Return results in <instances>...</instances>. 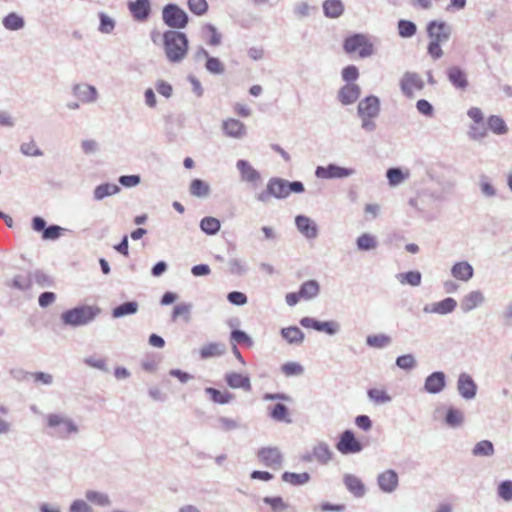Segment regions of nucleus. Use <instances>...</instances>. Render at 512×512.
<instances>
[{
	"label": "nucleus",
	"instance_id": "obj_1",
	"mask_svg": "<svg viewBox=\"0 0 512 512\" xmlns=\"http://www.w3.org/2000/svg\"><path fill=\"white\" fill-rule=\"evenodd\" d=\"M47 434L58 440H68L76 436L79 426L72 417L63 412H53L45 416Z\"/></svg>",
	"mask_w": 512,
	"mask_h": 512
},
{
	"label": "nucleus",
	"instance_id": "obj_2",
	"mask_svg": "<svg viewBox=\"0 0 512 512\" xmlns=\"http://www.w3.org/2000/svg\"><path fill=\"white\" fill-rule=\"evenodd\" d=\"M304 190V185L300 181L289 182L282 178L273 177L268 181L266 190L256 195V199L259 202L267 203L271 197L284 199L287 198L291 192L302 193Z\"/></svg>",
	"mask_w": 512,
	"mask_h": 512
},
{
	"label": "nucleus",
	"instance_id": "obj_3",
	"mask_svg": "<svg viewBox=\"0 0 512 512\" xmlns=\"http://www.w3.org/2000/svg\"><path fill=\"white\" fill-rule=\"evenodd\" d=\"M164 52L170 63H180L188 52L189 41L185 33L177 30H168L163 36Z\"/></svg>",
	"mask_w": 512,
	"mask_h": 512
},
{
	"label": "nucleus",
	"instance_id": "obj_4",
	"mask_svg": "<svg viewBox=\"0 0 512 512\" xmlns=\"http://www.w3.org/2000/svg\"><path fill=\"white\" fill-rule=\"evenodd\" d=\"M381 111L380 99L375 95H369L361 99L357 105V116L361 121V129L366 133L376 130V119Z\"/></svg>",
	"mask_w": 512,
	"mask_h": 512
},
{
	"label": "nucleus",
	"instance_id": "obj_5",
	"mask_svg": "<svg viewBox=\"0 0 512 512\" xmlns=\"http://www.w3.org/2000/svg\"><path fill=\"white\" fill-rule=\"evenodd\" d=\"M99 313L97 307L82 305L63 312L61 320L67 326L79 327L92 322Z\"/></svg>",
	"mask_w": 512,
	"mask_h": 512
},
{
	"label": "nucleus",
	"instance_id": "obj_6",
	"mask_svg": "<svg viewBox=\"0 0 512 512\" xmlns=\"http://www.w3.org/2000/svg\"><path fill=\"white\" fill-rule=\"evenodd\" d=\"M343 49L346 53L358 52L360 58H368L374 55L375 48L368 35L355 33L344 40Z\"/></svg>",
	"mask_w": 512,
	"mask_h": 512
},
{
	"label": "nucleus",
	"instance_id": "obj_7",
	"mask_svg": "<svg viewBox=\"0 0 512 512\" xmlns=\"http://www.w3.org/2000/svg\"><path fill=\"white\" fill-rule=\"evenodd\" d=\"M164 23L172 29H182L188 24V14L176 4H167L162 10Z\"/></svg>",
	"mask_w": 512,
	"mask_h": 512
},
{
	"label": "nucleus",
	"instance_id": "obj_8",
	"mask_svg": "<svg viewBox=\"0 0 512 512\" xmlns=\"http://www.w3.org/2000/svg\"><path fill=\"white\" fill-rule=\"evenodd\" d=\"M258 460L266 467L278 470L283 466V455L278 447H263L257 452Z\"/></svg>",
	"mask_w": 512,
	"mask_h": 512
},
{
	"label": "nucleus",
	"instance_id": "obj_9",
	"mask_svg": "<svg viewBox=\"0 0 512 512\" xmlns=\"http://www.w3.org/2000/svg\"><path fill=\"white\" fill-rule=\"evenodd\" d=\"M399 84L401 92L408 98H413L415 92L421 91L425 85L422 77L415 72L404 73Z\"/></svg>",
	"mask_w": 512,
	"mask_h": 512
},
{
	"label": "nucleus",
	"instance_id": "obj_10",
	"mask_svg": "<svg viewBox=\"0 0 512 512\" xmlns=\"http://www.w3.org/2000/svg\"><path fill=\"white\" fill-rule=\"evenodd\" d=\"M356 173L353 168L341 167L336 164H329L327 166H318L315 170L317 178L321 179H343L350 177Z\"/></svg>",
	"mask_w": 512,
	"mask_h": 512
},
{
	"label": "nucleus",
	"instance_id": "obj_11",
	"mask_svg": "<svg viewBox=\"0 0 512 512\" xmlns=\"http://www.w3.org/2000/svg\"><path fill=\"white\" fill-rule=\"evenodd\" d=\"M427 34L431 41L447 42L452 33V27L442 20H433L427 24Z\"/></svg>",
	"mask_w": 512,
	"mask_h": 512
},
{
	"label": "nucleus",
	"instance_id": "obj_12",
	"mask_svg": "<svg viewBox=\"0 0 512 512\" xmlns=\"http://www.w3.org/2000/svg\"><path fill=\"white\" fill-rule=\"evenodd\" d=\"M456 387L459 395L466 401L473 400L477 395V384L472 376L466 372L459 374Z\"/></svg>",
	"mask_w": 512,
	"mask_h": 512
},
{
	"label": "nucleus",
	"instance_id": "obj_13",
	"mask_svg": "<svg viewBox=\"0 0 512 512\" xmlns=\"http://www.w3.org/2000/svg\"><path fill=\"white\" fill-rule=\"evenodd\" d=\"M337 450L344 454H356L363 450V445L355 438L351 430H345L336 444Z\"/></svg>",
	"mask_w": 512,
	"mask_h": 512
},
{
	"label": "nucleus",
	"instance_id": "obj_14",
	"mask_svg": "<svg viewBox=\"0 0 512 512\" xmlns=\"http://www.w3.org/2000/svg\"><path fill=\"white\" fill-rule=\"evenodd\" d=\"M72 94L83 104L95 103L99 97L97 88L88 83L73 85Z\"/></svg>",
	"mask_w": 512,
	"mask_h": 512
},
{
	"label": "nucleus",
	"instance_id": "obj_15",
	"mask_svg": "<svg viewBox=\"0 0 512 512\" xmlns=\"http://www.w3.org/2000/svg\"><path fill=\"white\" fill-rule=\"evenodd\" d=\"M485 300V295L481 290L469 291L461 298L460 309L465 314L469 313L482 306L485 303Z\"/></svg>",
	"mask_w": 512,
	"mask_h": 512
},
{
	"label": "nucleus",
	"instance_id": "obj_16",
	"mask_svg": "<svg viewBox=\"0 0 512 512\" xmlns=\"http://www.w3.org/2000/svg\"><path fill=\"white\" fill-rule=\"evenodd\" d=\"M446 387V375L442 371H435L425 378L423 389L429 394H439Z\"/></svg>",
	"mask_w": 512,
	"mask_h": 512
},
{
	"label": "nucleus",
	"instance_id": "obj_17",
	"mask_svg": "<svg viewBox=\"0 0 512 512\" xmlns=\"http://www.w3.org/2000/svg\"><path fill=\"white\" fill-rule=\"evenodd\" d=\"M361 95V88L356 83H346L343 85L337 94L338 101L344 105L354 104Z\"/></svg>",
	"mask_w": 512,
	"mask_h": 512
},
{
	"label": "nucleus",
	"instance_id": "obj_18",
	"mask_svg": "<svg viewBox=\"0 0 512 512\" xmlns=\"http://www.w3.org/2000/svg\"><path fill=\"white\" fill-rule=\"evenodd\" d=\"M456 307L457 301L454 298L447 297L441 301L425 305L423 308V312L430 314L447 315L454 312Z\"/></svg>",
	"mask_w": 512,
	"mask_h": 512
},
{
	"label": "nucleus",
	"instance_id": "obj_19",
	"mask_svg": "<svg viewBox=\"0 0 512 512\" xmlns=\"http://www.w3.org/2000/svg\"><path fill=\"white\" fill-rule=\"evenodd\" d=\"M297 230L308 240L317 238L319 230L317 224L308 216L298 215L295 218Z\"/></svg>",
	"mask_w": 512,
	"mask_h": 512
},
{
	"label": "nucleus",
	"instance_id": "obj_20",
	"mask_svg": "<svg viewBox=\"0 0 512 512\" xmlns=\"http://www.w3.org/2000/svg\"><path fill=\"white\" fill-rule=\"evenodd\" d=\"M343 484L348 492L355 498H363L367 489L363 481L356 475L346 473L343 475Z\"/></svg>",
	"mask_w": 512,
	"mask_h": 512
},
{
	"label": "nucleus",
	"instance_id": "obj_21",
	"mask_svg": "<svg viewBox=\"0 0 512 512\" xmlns=\"http://www.w3.org/2000/svg\"><path fill=\"white\" fill-rule=\"evenodd\" d=\"M377 484L384 493L394 492L399 485L398 474L395 470L388 469L377 476Z\"/></svg>",
	"mask_w": 512,
	"mask_h": 512
},
{
	"label": "nucleus",
	"instance_id": "obj_22",
	"mask_svg": "<svg viewBox=\"0 0 512 512\" xmlns=\"http://www.w3.org/2000/svg\"><path fill=\"white\" fill-rule=\"evenodd\" d=\"M451 85L458 90L465 91L469 86L468 76L465 70L459 66H451L446 71Z\"/></svg>",
	"mask_w": 512,
	"mask_h": 512
},
{
	"label": "nucleus",
	"instance_id": "obj_23",
	"mask_svg": "<svg viewBox=\"0 0 512 512\" xmlns=\"http://www.w3.org/2000/svg\"><path fill=\"white\" fill-rule=\"evenodd\" d=\"M223 133L230 138L241 139L247 131L243 122L235 118H228L222 122Z\"/></svg>",
	"mask_w": 512,
	"mask_h": 512
},
{
	"label": "nucleus",
	"instance_id": "obj_24",
	"mask_svg": "<svg viewBox=\"0 0 512 512\" xmlns=\"http://www.w3.org/2000/svg\"><path fill=\"white\" fill-rule=\"evenodd\" d=\"M240 178L244 182L256 185L261 180L260 173L246 160L240 159L236 163Z\"/></svg>",
	"mask_w": 512,
	"mask_h": 512
},
{
	"label": "nucleus",
	"instance_id": "obj_25",
	"mask_svg": "<svg viewBox=\"0 0 512 512\" xmlns=\"http://www.w3.org/2000/svg\"><path fill=\"white\" fill-rule=\"evenodd\" d=\"M128 9L134 20L144 22L148 19L151 12L149 0H135L128 3Z\"/></svg>",
	"mask_w": 512,
	"mask_h": 512
},
{
	"label": "nucleus",
	"instance_id": "obj_26",
	"mask_svg": "<svg viewBox=\"0 0 512 512\" xmlns=\"http://www.w3.org/2000/svg\"><path fill=\"white\" fill-rule=\"evenodd\" d=\"M332 458V451L327 443L320 442L313 447L312 452L303 456V460L311 462L317 460L321 464H327Z\"/></svg>",
	"mask_w": 512,
	"mask_h": 512
},
{
	"label": "nucleus",
	"instance_id": "obj_27",
	"mask_svg": "<svg viewBox=\"0 0 512 512\" xmlns=\"http://www.w3.org/2000/svg\"><path fill=\"white\" fill-rule=\"evenodd\" d=\"M450 272L454 279L462 282H468L474 276V268L467 261L455 262L452 265Z\"/></svg>",
	"mask_w": 512,
	"mask_h": 512
},
{
	"label": "nucleus",
	"instance_id": "obj_28",
	"mask_svg": "<svg viewBox=\"0 0 512 512\" xmlns=\"http://www.w3.org/2000/svg\"><path fill=\"white\" fill-rule=\"evenodd\" d=\"M227 385L233 389H243L244 391H251L252 386L250 378L240 373L229 372L225 375Z\"/></svg>",
	"mask_w": 512,
	"mask_h": 512
},
{
	"label": "nucleus",
	"instance_id": "obj_29",
	"mask_svg": "<svg viewBox=\"0 0 512 512\" xmlns=\"http://www.w3.org/2000/svg\"><path fill=\"white\" fill-rule=\"evenodd\" d=\"M281 337L289 345L299 346L304 342L305 335L297 326L284 327L280 330Z\"/></svg>",
	"mask_w": 512,
	"mask_h": 512
},
{
	"label": "nucleus",
	"instance_id": "obj_30",
	"mask_svg": "<svg viewBox=\"0 0 512 512\" xmlns=\"http://www.w3.org/2000/svg\"><path fill=\"white\" fill-rule=\"evenodd\" d=\"M85 498L87 502L96 505L98 507H109L112 504V501L109 495L105 492L97 491V490H86Z\"/></svg>",
	"mask_w": 512,
	"mask_h": 512
},
{
	"label": "nucleus",
	"instance_id": "obj_31",
	"mask_svg": "<svg viewBox=\"0 0 512 512\" xmlns=\"http://www.w3.org/2000/svg\"><path fill=\"white\" fill-rule=\"evenodd\" d=\"M445 423L453 429L462 427L465 423L464 412L459 408L449 407L446 412Z\"/></svg>",
	"mask_w": 512,
	"mask_h": 512
},
{
	"label": "nucleus",
	"instance_id": "obj_32",
	"mask_svg": "<svg viewBox=\"0 0 512 512\" xmlns=\"http://www.w3.org/2000/svg\"><path fill=\"white\" fill-rule=\"evenodd\" d=\"M226 347L222 343L212 342L201 347L199 353L201 359H209L221 356L225 353Z\"/></svg>",
	"mask_w": 512,
	"mask_h": 512
},
{
	"label": "nucleus",
	"instance_id": "obj_33",
	"mask_svg": "<svg viewBox=\"0 0 512 512\" xmlns=\"http://www.w3.org/2000/svg\"><path fill=\"white\" fill-rule=\"evenodd\" d=\"M299 293L303 300H312L319 295L320 285L316 280L305 281L301 284Z\"/></svg>",
	"mask_w": 512,
	"mask_h": 512
},
{
	"label": "nucleus",
	"instance_id": "obj_34",
	"mask_svg": "<svg viewBox=\"0 0 512 512\" xmlns=\"http://www.w3.org/2000/svg\"><path fill=\"white\" fill-rule=\"evenodd\" d=\"M268 415L277 422L291 423L286 405L277 403L268 407Z\"/></svg>",
	"mask_w": 512,
	"mask_h": 512
},
{
	"label": "nucleus",
	"instance_id": "obj_35",
	"mask_svg": "<svg viewBox=\"0 0 512 512\" xmlns=\"http://www.w3.org/2000/svg\"><path fill=\"white\" fill-rule=\"evenodd\" d=\"M120 192V187L112 183H104L95 187L93 197L97 201H101L108 196L115 195Z\"/></svg>",
	"mask_w": 512,
	"mask_h": 512
},
{
	"label": "nucleus",
	"instance_id": "obj_36",
	"mask_svg": "<svg viewBox=\"0 0 512 512\" xmlns=\"http://www.w3.org/2000/svg\"><path fill=\"white\" fill-rule=\"evenodd\" d=\"M323 12L328 18H338L344 12V5L341 0H325L323 3Z\"/></svg>",
	"mask_w": 512,
	"mask_h": 512
},
{
	"label": "nucleus",
	"instance_id": "obj_37",
	"mask_svg": "<svg viewBox=\"0 0 512 512\" xmlns=\"http://www.w3.org/2000/svg\"><path fill=\"white\" fill-rule=\"evenodd\" d=\"M2 24L9 31H18L24 28L25 20L15 12H11L2 19Z\"/></svg>",
	"mask_w": 512,
	"mask_h": 512
},
{
	"label": "nucleus",
	"instance_id": "obj_38",
	"mask_svg": "<svg viewBox=\"0 0 512 512\" xmlns=\"http://www.w3.org/2000/svg\"><path fill=\"white\" fill-rule=\"evenodd\" d=\"M487 126L496 135H505L509 128L504 119L499 115H491L487 119Z\"/></svg>",
	"mask_w": 512,
	"mask_h": 512
},
{
	"label": "nucleus",
	"instance_id": "obj_39",
	"mask_svg": "<svg viewBox=\"0 0 512 512\" xmlns=\"http://www.w3.org/2000/svg\"><path fill=\"white\" fill-rule=\"evenodd\" d=\"M19 151L25 157H42L44 155L43 150H41L33 138L22 142L19 146Z\"/></svg>",
	"mask_w": 512,
	"mask_h": 512
},
{
	"label": "nucleus",
	"instance_id": "obj_40",
	"mask_svg": "<svg viewBox=\"0 0 512 512\" xmlns=\"http://www.w3.org/2000/svg\"><path fill=\"white\" fill-rule=\"evenodd\" d=\"M396 279L402 285H410L412 287H418L421 284L422 275L419 271L413 270L404 273H398Z\"/></svg>",
	"mask_w": 512,
	"mask_h": 512
},
{
	"label": "nucleus",
	"instance_id": "obj_41",
	"mask_svg": "<svg viewBox=\"0 0 512 512\" xmlns=\"http://www.w3.org/2000/svg\"><path fill=\"white\" fill-rule=\"evenodd\" d=\"M494 453L495 448L490 440H481L472 449V455L475 457H491Z\"/></svg>",
	"mask_w": 512,
	"mask_h": 512
},
{
	"label": "nucleus",
	"instance_id": "obj_42",
	"mask_svg": "<svg viewBox=\"0 0 512 512\" xmlns=\"http://www.w3.org/2000/svg\"><path fill=\"white\" fill-rule=\"evenodd\" d=\"M189 192L192 196L205 198L210 194V186L201 179H194L190 184Z\"/></svg>",
	"mask_w": 512,
	"mask_h": 512
},
{
	"label": "nucleus",
	"instance_id": "obj_43",
	"mask_svg": "<svg viewBox=\"0 0 512 512\" xmlns=\"http://www.w3.org/2000/svg\"><path fill=\"white\" fill-rule=\"evenodd\" d=\"M139 305L136 301L125 302L112 310V316L114 318H121L127 315H133L137 313Z\"/></svg>",
	"mask_w": 512,
	"mask_h": 512
},
{
	"label": "nucleus",
	"instance_id": "obj_44",
	"mask_svg": "<svg viewBox=\"0 0 512 512\" xmlns=\"http://www.w3.org/2000/svg\"><path fill=\"white\" fill-rule=\"evenodd\" d=\"M221 228L220 221L211 216H207L201 219L200 229L207 235H215Z\"/></svg>",
	"mask_w": 512,
	"mask_h": 512
},
{
	"label": "nucleus",
	"instance_id": "obj_45",
	"mask_svg": "<svg viewBox=\"0 0 512 512\" xmlns=\"http://www.w3.org/2000/svg\"><path fill=\"white\" fill-rule=\"evenodd\" d=\"M205 392L210 395L211 400L218 404H227L234 399V395L229 391H219L215 388L208 387Z\"/></svg>",
	"mask_w": 512,
	"mask_h": 512
},
{
	"label": "nucleus",
	"instance_id": "obj_46",
	"mask_svg": "<svg viewBox=\"0 0 512 512\" xmlns=\"http://www.w3.org/2000/svg\"><path fill=\"white\" fill-rule=\"evenodd\" d=\"M282 480L291 485H303L310 480V475L307 472L303 473H293V472H284L282 474Z\"/></svg>",
	"mask_w": 512,
	"mask_h": 512
},
{
	"label": "nucleus",
	"instance_id": "obj_47",
	"mask_svg": "<svg viewBox=\"0 0 512 512\" xmlns=\"http://www.w3.org/2000/svg\"><path fill=\"white\" fill-rule=\"evenodd\" d=\"M398 34L402 38H411L417 32V26L414 22L409 20H399L397 23Z\"/></svg>",
	"mask_w": 512,
	"mask_h": 512
},
{
	"label": "nucleus",
	"instance_id": "obj_48",
	"mask_svg": "<svg viewBox=\"0 0 512 512\" xmlns=\"http://www.w3.org/2000/svg\"><path fill=\"white\" fill-rule=\"evenodd\" d=\"M392 340L391 337L385 334H375V335H369L366 338V343L368 346L373 348H385L391 344Z\"/></svg>",
	"mask_w": 512,
	"mask_h": 512
},
{
	"label": "nucleus",
	"instance_id": "obj_49",
	"mask_svg": "<svg viewBox=\"0 0 512 512\" xmlns=\"http://www.w3.org/2000/svg\"><path fill=\"white\" fill-rule=\"evenodd\" d=\"M356 245L360 251H369L377 247V240L375 236L364 233L357 238Z\"/></svg>",
	"mask_w": 512,
	"mask_h": 512
},
{
	"label": "nucleus",
	"instance_id": "obj_50",
	"mask_svg": "<svg viewBox=\"0 0 512 512\" xmlns=\"http://www.w3.org/2000/svg\"><path fill=\"white\" fill-rule=\"evenodd\" d=\"M368 398L375 404L389 403L392 398L383 389L372 388L367 392Z\"/></svg>",
	"mask_w": 512,
	"mask_h": 512
},
{
	"label": "nucleus",
	"instance_id": "obj_51",
	"mask_svg": "<svg viewBox=\"0 0 512 512\" xmlns=\"http://www.w3.org/2000/svg\"><path fill=\"white\" fill-rule=\"evenodd\" d=\"M100 24L98 27L99 32L103 34H111L115 29V21L113 18L105 14L104 12L99 13Z\"/></svg>",
	"mask_w": 512,
	"mask_h": 512
},
{
	"label": "nucleus",
	"instance_id": "obj_52",
	"mask_svg": "<svg viewBox=\"0 0 512 512\" xmlns=\"http://www.w3.org/2000/svg\"><path fill=\"white\" fill-rule=\"evenodd\" d=\"M341 330V325L336 320L320 321L318 331L323 332L329 336L338 334Z\"/></svg>",
	"mask_w": 512,
	"mask_h": 512
},
{
	"label": "nucleus",
	"instance_id": "obj_53",
	"mask_svg": "<svg viewBox=\"0 0 512 512\" xmlns=\"http://www.w3.org/2000/svg\"><path fill=\"white\" fill-rule=\"evenodd\" d=\"M189 10L197 15L202 16L208 11V2L206 0H187Z\"/></svg>",
	"mask_w": 512,
	"mask_h": 512
},
{
	"label": "nucleus",
	"instance_id": "obj_54",
	"mask_svg": "<svg viewBox=\"0 0 512 512\" xmlns=\"http://www.w3.org/2000/svg\"><path fill=\"white\" fill-rule=\"evenodd\" d=\"M206 70L214 75H221L225 71L224 64L216 57H208L205 64Z\"/></svg>",
	"mask_w": 512,
	"mask_h": 512
},
{
	"label": "nucleus",
	"instance_id": "obj_55",
	"mask_svg": "<svg viewBox=\"0 0 512 512\" xmlns=\"http://www.w3.org/2000/svg\"><path fill=\"white\" fill-rule=\"evenodd\" d=\"M263 502L270 505L274 512H284L288 509L289 505L284 502L280 496L276 497H264Z\"/></svg>",
	"mask_w": 512,
	"mask_h": 512
},
{
	"label": "nucleus",
	"instance_id": "obj_56",
	"mask_svg": "<svg viewBox=\"0 0 512 512\" xmlns=\"http://www.w3.org/2000/svg\"><path fill=\"white\" fill-rule=\"evenodd\" d=\"M192 305L189 303L177 304L172 313V320L176 321L178 317L182 316L186 321L190 320Z\"/></svg>",
	"mask_w": 512,
	"mask_h": 512
},
{
	"label": "nucleus",
	"instance_id": "obj_57",
	"mask_svg": "<svg viewBox=\"0 0 512 512\" xmlns=\"http://www.w3.org/2000/svg\"><path fill=\"white\" fill-rule=\"evenodd\" d=\"M396 365L403 370H412L417 366V362L413 354H405L396 358Z\"/></svg>",
	"mask_w": 512,
	"mask_h": 512
},
{
	"label": "nucleus",
	"instance_id": "obj_58",
	"mask_svg": "<svg viewBox=\"0 0 512 512\" xmlns=\"http://www.w3.org/2000/svg\"><path fill=\"white\" fill-rule=\"evenodd\" d=\"M281 371L287 376H299L304 372V367L297 362H287L281 366Z\"/></svg>",
	"mask_w": 512,
	"mask_h": 512
},
{
	"label": "nucleus",
	"instance_id": "obj_59",
	"mask_svg": "<svg viewBox=\"0 0 512 512\" xmlns=\"http://www.w3.org/2000/svg\"><path fill=\"white\" fill-rule=\"evenodd\" d=\"M386 176L391 186H397L406 179V175H404L400 168L388 169L386 172Z\"/></svg>",
	"mask_w": 512,
	"mask_h": 512
},
{
	"label": "nucleus",
	"instance_id": "obj_60",
	"mask_svg": "<svg viewBox=\"0 0 512 512\" xmlns=\"http://www.w3.org/2000/svg\"><path fill=\"white\" fill-rule=\"evenodd\" d=\"M218 428L224 432H230L241 427L240 423L229 417H219L218 418Z\"/></svg>",
	"mask_w": 512,
	"mask_h": 512
},
{
	"label": "nucleus",
	"instance_id": "obj_61",
	"mask_svg": "<svg viewBox=\"0 0 512 512\" xmlns=\"http://www.w3.org/2000/svg\"><path fill=\"white\" fill-rule=\"evenodd\" d=\"M231 342L233 344H245L247 346L253 345L251 337L242 330H233L231 332Z\"/></svg>",
	"mask_w": 512,
	"mask_h": 512
},
{
	"label": "nucleus",
	"instance_id": "obj_62",
	"mask_svg": "<svg viewBox=\"0 0 512 512\" xmlns=\"http://www.w3.org/2000/svg\"><path fill=\"white\" fill-rule=\"evenodd\" d=\"M229 271L233 275L242 276L247 272L245 263L238 258H231L228 261Z\"/></svg>",
	"mask_w": 512,
	"mask_h": 512
},
{
	"label": "nucleus",
	"instance_id": "obj_63",
	"mask_svg": "<svg viewBox=\"0 0 512 512\" xmlns=\"http://www.w3.org/2000/svg\"><path fill=\"white\" fill-rule=\"evenodd\" d=\"M498 496L506 502L512 501V481L506 480L499 484Z\"/></svg>",
	"mask_w": 512,
	"mask_h": 512
},
{
	"label": "nucleus",
	"instance_id": "obj_64",
	"mask_svg": "<svg viewBox=\"0 0 512 512\" xmlns=\"http://www.w3.org/2000/svg\"><path fill=\"white\" fill-rule=\"evenodd\" d=\"M69 512H94V509L87 500L76 499L70 504Z\"/></svg>",
	"mask_w": 512,
	"mask_h": 512
}]
</instances>
